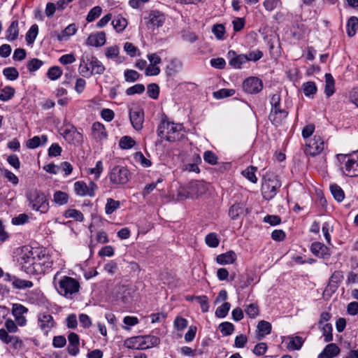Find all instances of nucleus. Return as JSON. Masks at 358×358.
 Returning <instances> with one entry per match:
<instances>
[{
	"label": "nucleus",
	"instance_id": "f257e3e1",
	"mask_svg": "<svg viewBox=\"0 0 358 358\" xmlns=\"http://www.w3.org/2000/svg\"><path fill=\"white\" fill-rule=\"evenodd\" d=\"M105 71V66L94 55L84 52L81 55L78 71L83 77L88 78L93 75H102Z\"/></svg>",
	"mask_w": 358,
	"mask_h": 358
},
{
	"label": "nucleus",
	"instance_id": "f03ea898",
	"mask_svg": "<svg viewBox=\"0 0 358 358\" xmlns=\"http://www.w3.org/2000/svg\"><path fill=\"white\" fill-rule=\"evenodd\" d=\"M336 158L343 175L350 178L358 176V150L348 154H337Z\"/></svg>",
	"mask_w": 358,
	"mask_h": 358
},
{
	"label": "nucleus",
	"instance_id": "7ed1b4c3",
	"mask_svg": "<svg viewBox=\"0 0 358 358\" xmlns=\"http://www.w3.org/2000/svg\"><path fill=\"white\" fill-rule=\"evenodd\" d=\"M183 127L180 124L170 122L166 116L162 117L157 127V135L169 142L179 141L182 137Z\"/></svg>",
	"mask_w": 358,
	"mask_h": 358
},
{
	"label": "nucleus",
	"instance_id": "20e7f679",
	"mask_svg": "<svg viewBox=\"0 0 358 358\" xmlns=\"http://www.w3.org/2000/svg\"><path fill=\"white\" fill-rule=\"evenodd\" d=\"M59 273L57 272L53 278V284L57 292L67 299L72 298V296L79 292L80 283L76 279L64 275L58 278Z\"/></svg>",
	"mask_w": 358,
	"mask_h": 358
},
{
	"label": "nucleus",
	"instance_id": "39448f33",
	"mask_svg": "<svg viewBox=\"0 0 358 358\" xmlns=\"http://www.w3.org/2000/svg\"><path fill=\"white\" fill-rule=\"evenodd\" d=\"M22 269L29 275H41L46 272L49 267L45 266V262H41L40 259L33 257L31 250L22 254L19 259Z\"/></svg>",
	"mask_w": 358,
	"mask_h": 358
},
{
	"label": "nucleus",
	"instance_id": "423d86ee",
	"mask_svg": "<svg viewBox=\"0 0 358 358\" xmlns=\"http://www.w3.org/2000/svg\"><path fill=\"white\" fill-rule=\"evenodd\" d=\"M29 201V206L32 210L46 213L50 208L48 199L43 192L38 189H32L26 194Z\"/></svg>",
	"mask_w": 358,
	"mask_h": 358
},
{
	"label": "nucleus",
	"instance_id": "0eeeda50",
	"mask_svg": "<svg viewBox=\"0 0 358 358\" xmlns=\"http://www.w3.org/2000/svg\"><path fill=\"white\" fill-rule=\"evenodd\" d=\"M131 177V172L126 166L115 165L110 169L108 178L115 186L126 185Z\"/></svg>",
	"mask_w": 358,
	"mask_h": 358
},
{
	"label": "nucleus",
	"instance_id": "6e6552de",
	"mask_svg": "<svg viewBox=\"0 0 358 358\" xmlns=\"http://www.w3.org/2000/svg\"><path fill=\"white\" fill-rule=\"evenodd\" d=\"M60 134L69 144L79 145L83 142V135L70 123H64L59 129Z\"/></svg>",
	"mask_w": 358,
	"mask_h": 358
},
{
	"label": "nucleus",
	"instance_id": "1a4fd4ad",
	"mask_svg": "<svg viewBox=\"0 0 358 358\" xmlns=\"http://www.w3.org/2000/svg\"><path fill=\"white\" fill-rule=\"evenodd\" d=\"M281 187V182L277 176H271L264 178V181L262 185V192L263 197L266 200H271L277 194L278 189Z\"/></svg>",
	"mask_w": 358,
	"mask_h": 358
},
{
	"label": "nucleus",
	"instance_id": "9d476101",
	"mask_svg": "<svg viewBox=\"0 0 358 358\" xmlns=\"http://www.w3.org/2000/svg\"><path fill=\"white\" fill-rule=\"evenodd\" d=\"M327 144L319 135H315L306 143L305 153L312 157L320 155L325 148Z\"/></svg>",
	"mask_w": 358,
	"mask_h": 358
},
{
	"label": "nucleus",
	"instance_id": "9b49d317",
	"mask_svg": "<svg viewBox=\"0 0 358 358\" xmlns=\"http://www.w3.org/2000/svg\"><path fill=\"white\" fill-rule=\"evenodd\" d=\"M73 188L76 194L78 196L93 197L95 195L96 190L98 189V186L93 181H90L87 185L84 181L79 180L73 184Z\"/></svg>",
	"mask_w": 358,
	"mask_h": 358
},
{
	"label": "nucleus",
	"instance_id": "f8f14e48",
	"mask_svg": "<svg viewBox=\"0 0 358 358\" xmlns=\"http://www.w3.org/2000/svg\"><path fill=\"white\" fill-rule=\"evenodd\" d=\"M37 324L45 336H48L56 322L53 317L48 313H40L37 315Z\"/></svg>",
	"mask_w": 358,
	"mask_h": 358
},
{
	"label": "nucleus",
	"instance_id": "ddd939ff",
	"mask_svg": "<svg viewBox=\"0 0 358 358\" xmlns=\"http://www.w3.org/2000/svg\"><path fill=\"white\" fill-rule=\"evenodd\" d=\"M129 120L133 128L136 131H141L143 129L144 122V111L139 106H136L129 109Z\"/></svg>",
	"mask_w": 358,
	"mask_h": 358
},
{
	"label": "nucleus",
	"instance_id": "4468645a",
	"mask_svg": "<svg viewBox=\"0 0 358 358\" xmlns=\"http://www.w3.org/2000/svg\"><path fill=\"white\" fill-rule=\"evenodd\" d=\"M243 90L248 94H257L263 88L262 80L257 77H249L243 83Z\"/></svg>",
	"mask_w": 358,
	"mask_h": 358
},
{
	"label": "nucleus",
	"instance_id": "2eb2a0df",
	"mask_svg": "<svg viewBox=\"0 0 358 358\" xmlns=\"http://www.w3.org/2000/svg\"><path fill=\"white\" fill-rule=\"evenodd\" d=\"M288 115V112L281 106L271 109L268 119L275 127L281 125Z\"/></svg>",
	"mask_w": 358,
	"mask_h": 358
},
{
	"label": "nucleus",
	"instance_id": "dca6fc26",
	"mask_svg": "<svg viewBox=\"0 0 358 358\" xmlns=\"http://www.w3.org/2000/svg\"><path fill=\"white\" fill-rule=\"evenodd\" d=\"M310 251L315 257L323 259H328L331 257L330 249L320 242L313 243Z\"/></svg>",
	"mask_w": 358,
	"mask_h": 358
},
{
	"label": "nucleus",
	"instance_id": "f3484780",
	"mask_svg": "<svg viewBox=\"0 0 358 358\" xmlns=\"http://www.w3.org/2000/svg\"><path fill=\"white\" fill-rule=\"evenodd\" d=\"M229 64L236 69L242 68V65L247 62L245 54L237 55L234 50L228 52Z\"/></svg>",
	"mask_w": 358,
	"mask_h": 358
},
{
	"label": "nucleus",
	"instance_id": "a211bd4d",
	"mask_svg": "<svg viewBox=\"0 0 358 358\" xmlns=\"http://www.w3.org/2000/svg\"><path fill=\"white\" fill-rule=\"evenodd\" d=\"M91 131L92 138L96 141H101L108 138L106 127L100 122H94L92 125Z\"/></svg>",
	"mask_w": 358,
	"mask_h": 358
},
{
	"label": "nucleus",
	"instance_id": "6ab92c4d",
	"mask_svg": "<svg viewBox=\"0 0 358 358\" xmlns=\"http://www.w3.org/2000/svg\"><path fill=\"white\" fill-rule=\"evenodd\" d=\"M106 34L103 31L90 34L86 41V44L90 46L101 47L106 43Z\"/></svg>",
	"mask_w": 358,
	"mask_h": 358
},
{
	"label": "nucleus",
	"instance_id": "aec40b11",
	"mask_svg": "<svg viewBox=\"0 0 358 358\" xmlns=\"http://www.w3.org/2000/svg\"><path fill=\"white\" fill-rule=\"evenodd\" d=\"M165 21V17L163 13L158 10L152 11L149 14L148 23L152 27H162Z\"/></svg>",
	"mask_w": 358,
	"mask_h": 358
},
{
	"label": "nucleus",
	"instance_id": "412c9836",
	"mask_svg": "<svg viewBox=\"0 0 358 358\" xmlns=\"http://www.w3.org/2000/svg\"><path fill=\"white\" fill-rule=\"evenodd\" d=\"M236 255L232 251H228L225 253L220 254L217 256L216 262L220 265L231 264L236 260Z\"/></svg>",
	"mask_w": 358,
	"mask_h": 358
},
{
	"label": "nucleus",
	"instance_id": "4be33fe9",
	"mask_svg": "<svg viewBox=\"0 0 358 358\" xmlns=\"http://www.w3.org/2000/svg\"><path fill=\"white\" fill-rule=\"evenodd\" d=\"M160 343V338L152 335L142 336V350H147Z\"/></svg>",
	"mask_w": 358,
	"mask_h": 358
},
{
	"label": "nucleus",
	"instance_id": "5701e85b",
	"mask_svg": "<svg viewBox=\"0 0 358 358\" xmlns=\"http://www.w3.org/2000/svg\"><path fill=\"white\" fill-rule=\"evenodd\" d=\"M120 48L115 45L110 47H107L105 49V56L107 59L115 60L117 64H120L123 62V59L119 56Z\"/></svg>",
	"mask_w": 358,
	"mask_h": 358
},
{
	"label": "nucleus",
	"instance_id": "b1692460",
	"mask_svg": "<svg viewBox=\"0 0 358 358\" xmlns=\"http://www.w3.org/2000/svg\"><path fill=\"white\" fill-rule=\"evenodd\" d=\"M48 141L46 135H42L41 137L35 136L27 141V147L29 149H35L45 144Z\"/></svg>",
	"mask_w": 358,
	"mask_h": 358
},
{
	"label": "nucleus",
	"instance_id": "393cba45",
	"mask_svg": "<svg viewBox=\"0 0 358 358\" xmlns=\"http://www.w3.org/2000/svg\"><path fill=\"white\" fill-rule=\"evenodd\" d=\"M18 35V21L13 20L6 30V39L9 41H13L17 38Z\"/></svg>",
	"mask_w": 358,
	"mask_h": 358
},
{
	"label": "nucleus",
	"instance_id": "a878e982",
	"mask_svg": "<svg viewBox=\"0 0 358 358\" xmlns=\"http://www.w3.org/2000/svg\"><path fill=\"white\" fill-rule=\"evenodd\" d=\"M358 30V17H350L346 24V32L349 37L354 36Z\"/></svg>",
	"mask_w": 358,
	"mask_h": 358
},
{
	"label": "nucleus",
	"instance_id": "bb28decb",
	"mask_svg": "<svg viewBox=\"0 0 358 358\" xmlns=\"http://www.w3.org/2000/svg\"><path fill=\"white\" fill-rule=\"evenodd\" d=\"M335 92V80L331 73L325 74L324 93L327 97H330Z\"/></svg>",
	"mask_w": 358,
	"mask_h": 358
},
{
	"label": "nucleus",
	"instance_id": "cd10ccee",
	"mask_svg": "<svg viewBox=\"0 0 358 358\" xmlns=\"http://www.w3.org/2000/svg\"><path fill=\"white\" fill-rule=\"evenodd\" d=\"M124 346L129 349L142 350V336H134L124 341Z\"/></svg>",
	"mask_w": 358,
	"mask_h": 358
},
{
	"label": "nucleus",
	"instance_id": "c85d7f7f",
	"mask_svg": "<svg viewBox=\"0 0 358 358\" xmlns=\"http://www.w3.org/2000/svg\"><path fill=\"white\" fill-rule=\"evenodd\" d=\"M77 31L75 24L68 25L60 34L57 35V40L62 41L66 40L69 36L74 35Z\"/></svg>",
	"mask_w": 358,
	"mask_h": 358
},
{
	"label": "nucleus",
	"instance_id": "c756f323",
	"mask_svg": "<svg viewBox=\"0 0 358 358\" xmlns=\"http://www.w3.org/2000/svg\"><path fill=\"white\" fill-rule=\"evenodd\" d=\"M182 62L176 59H172L167 65L166 73L169 76H173L182 69Z\"/></svg>",
	"mask_w": 358,
	"mask_h": 358
},
{
	"label": "nucleus",
	"instance_id": "7c9ffc66",
	"mask_svg": "<svg viewBox=\"0 0 358 358\" xmlns=\"http://www.w3.org/2000/svg\"><path fill=\"white\" fill-rule=\"evenodd\" d=\"M111 23L117 32H122L127 25V20L122 15H118L113 18Z\"/></svg>",
	"mask_w": 358,
	"mask_h": 358
},
{
	"label": "nucleus",
	"instance_id": "2f4dec72",
	"mask_svg": "<svg viewBox=\"0 0 358 358\" xmlns=\"http://www.w3.org/2000/svg\"><path fill=\"white\" fill-rule=\"evenodd\" d=\"M289 341L287 343V348L289 350H299L301 348L304 339L299 336H292L289 338Z\"/></svg>",
	"mask_w": 358,
	"mask_h": 358
},
{
	"label": "nucleus",
	"instance_id": "473e14b6",
	"mask_svg": "<svg viewBox=\"0 0 358 358\" xmlns=\"http://www.w3.org/2000/svg\"><path fill=\"white\" fill-rule=\"evenodd\" d=\"M64 217L66 218H72L77 222H83L84 220V215L83 213L77 209L69 208L63 213Z\"/></svg>",
	"mask_w": 358,
	"mask_h": 358
},
{
	"label": "nucleus",
	"instance_id": "72a5a7b5",
	"mask_svg": "<svg viewBox=\"0 0 358 358\" xmlns=\"http://www.w3.org/2000/svg\"><path fill=\"white\" fill-rule=\"evenodd\" d=\"M243 213V204L236 203L233 204L229 209V216L233 220L238 219L239 216Z\"/></svg>",
	"mask_w": 358,
	"mask_h": 358
},
{
	"label": "nucleus",
	"instance_id": "f704fd0d",
	"mask_svg": "<svg viewBox=\"0 0 358 358\" xmlns=\"http://www.w3.org/2000/svg\"><path fill=\"white\" fill-rule=\"evenodd\" d=\"M15 94V90L14 87L7 85L1 90L0 93V101H8L10 100Z\"/></svg>",
	"mask_w": 358,
	"mask_h": 358
},
{
	"label": "nucleus",
	"instance_id": "c9c22d12",
	"mask_svg": "<svg viewBox=\"0 0 358 358\" xmlns=\"http://www.w3.org/2000/svg\"><path fill=\"white\" fill-rule=\"evenodd\" d=\"M69 196L67 193L58 190L53 194V201L58 206H63L68 203Z\"/></svg>",
	"mask_w": 358,
	"mask_h": 358
},
{
	"label": "nucleus",
	"instance_id": "e433bc0d",
	"mask_svg": "<svg viewBox=\"0 0 358 358\" xmlns=\"http://www.w3.org/2000/svg\"><path fill=\"white\" fill-rule=\"evenodd\" d=\"M120 207V202L112 198H108L105 206V212L107 215L113 213Z\"/></svg>",
	"mask_w": 358,
	"mask_h": 358
},
{
	"label": "nucleus",
	"instance_id": "4c0bfd02",
	"mask_svg": "<svg viewBox=\"0 0 358 358\" xmlns=\"http://www.w3.org/2000/svg\"><path fill=\"white\" fill-rule=\"evenodd\" d=\"M257 170V167L250 166L242 171V175L251 182L256 183L257 182V178L255 175Z\"/></svg>",
	"mask_w": 358,
	"mask_h": 358
},
{
	"label": "nucleus",
	"instance_id": "58836bf2",
	"mask_svg": "<svg viewBox=\"0 0 358 358\" xmlns=\"http://www.w3.org/2000/svg\"><path fill=\"white\" fill-rule=\"evenodd\" d=\"M330 190H331V192L334 198L338 202H341L343 201V199L345 198V194H344L343 190L339 185H338L336 184L331 185Z\"/></svg>",
	"mask_w": 358,
	"mask_h": 358
},
{
	"label": "nucleus",
	"instance_id": "ea45409f",
	"mask_svg": "<svg viewBox=\"0 0 358 358\" xmlns=\"http://www.w3.org/2000/svg\"><path fill=\"white\" fill-rule=\"evenodd\" d=\"M38 34V27L37 24H33L25 35V39L28 45L34 43Z\"/></svg>",
	"mask_w": 358,
	"mask_h": 358
},
{
	"label": "nucleus",
	"instance_id": "a19ab883",
	"mask_svg": "<svg viewBox=\"0 0 358 358\" xmlns=\"http://www.w3.org/2000/svg\"><path fill=\"white\" fill-rule=\"evenodd\" d=\"M343 278V276L341 271H334L329 278V286L330 287L336 289L338 287V284L341 282Z\"/></svg>",
	"mask_w": 358,
	"mask_h": 358
},
{
	"label": "nucleus",
	"instance_id": "79ce46f5",
	"mask_svg": "<svg viewBox=\"0 0 358 358\" xmlns=\"http://www.w3.org/2000/svg\"><path fill=\"white\" fill-rule=\"evenodd\" d=\"M234 329V325L229 322H223L219 325V329L224 336L231 335Z\"/></svg>",
	"mask_w": 358,
	"mask_h": 358
},
{
	"label": "nucleus",
	"instance_id": "37998d69",
	"mask_svg": "<svg viewBox=\"0 0 358 358\" xmlns=\"http://www.w3.org/2000/svg\"><path fill=\"white\" fill-rule=\"evenodd\" d=\"M3 75L7 80L13 81L18 78L19 72L15 67H6L3 70Z\"/></svg>",
	"mask_w": 358,
	"mask_h": 358
},
{
	"label": "nucleus",
	"instance_id": "c03bdc74",
	"mask_svg": "<svg viewBox=\"0 0 358 358\" xmlns=\"http://www.w3.org/2000/svg\"><path fill=\"white\" fill-rule=\"evenodd\" d=\"M303 91L306 96H313L317 92V87L314 82L308 81L303 84Z\"/></svg>",
	"mask_w": 358,
	"mask_h": 358
},
{
	"label": "nucleus",
	"instance_id": "a18cd8bd",
	"mask_svg": "<svg viewBox=\"0 0 358 358\" xmlns=\"http://www.w3.org/2000/svg\"><path fill=\"white\" fill-rule=\"evenodd\" d=\"M257 329H258L259 335L262 336H264L271 333V324L268 322L262 320L258 323Z\"/></svg>",
	"mask_w": 358,
	"mask_h": 358
},
{
	"label": "nucleus",
	"instance_id": "49530a36",
	"mask_svg": "<svg viewBox=\"0 0 358 358\" xmlns=\"http://www.w3.org/2000/svg\"><path fill=\"white\" fill-rule=\"evenodd\" d=\"M282 3L281 0H264L263 6L266 10L271 12L278 7H282Z\"/></svg>",
	"mask_w": 358,
	"mask_h": 358
},
{
	"label": "nucleus",
	"instance_id": "de8ad7c7",
	"mask_svg": "<svg viewBox=\"0 0 358 358\" xmlns=\"http://www.w3.org/2000/svg\"><path fill=\"white\" fill-rule=\"evenodd\" d=\"M136 144L135 141L129 136H124L120 138L119 142L120 147L122 149L127 150L133 148Z\"/></svg>",
	"mask_w": 358,
	"mask_h": 358
},
{
	"label": "nucleus",
	"instance_id": "09e8293b",
	"mask_svg": "<svg viewBox=\"0 0 358 358\" xmlns=\"http://www.w3.org/2000/svg\"><path fill=\"white\" fill-rule=\"evenodd\" d=\"M205 242L210 248H217L219 245L220 240L217 234L212 232L206 235Z\"/></svg>",
	"mask_w": 358,
	"mask_h": 358
},
{
	"label": "nucleus",
	"instance_id": "8fccbe9b",
	"mask_svg": "<svg viewBox=\"0 0 358 358\" xmlns=\"http://www.w3.org/2000/svg\"><path fill=\"white\" fill-rule=\"evenodd\" d=\"M102 12V9L100 6H96L93 7L88 13L86 17V21L87 22H92L98 18Z\"/></svg>",
	"mask_w": 358,
	"mask_h": 358
},
{
	"label": "nucleus",
	"instance_id": "3c124183",
	"mask_svg": "<svg viewBox=\"0 0 358 358\" xmlns=\"http://www.w3.org/2000/svg\"><path fill=\"white\" fill-rule=\"evenodd\" d=\"M148 96L152 99H157L159 94V87L156 83H150L147 86Z\"/></svg>",
	"mask_w": 358,
	"mask_h": 358
},
{
	"label": "nucleus",
	"instance_id": "603ef678",
	"mask_svg": "<svg viewBox=\"0 0 358 358\" xmlns=\"http://www.w3.org/2000/svg\"><path fill=\"white\" fill-rule=\"evenodd\" d=\"M230 307L231 305L229 302H224L220 306L217 308L215 310V316L219 318L225 317L230 310Z\"/></svg>",
	"mask_w": 358,
	"mask_h": 358
},
{
	"label": "nucleus",
	"instance_id": "864d4df0",
	"mask_svg": "<svg viewBox=\"0 0 358 358\" xmlns=\"http://www.w3.org/2000/svg\"><path fill=\"white\" fill-rule=\"evenodd\" d=\"M322 331L324 342L329 343L333 340V327L331 324H325L322 328Z\"/></svg>",
	"mask_w": 358,
	"mask_h": 358
},
{
	"label": "nucleus",
	"instance_id": "5fc2aeb1",
	"mask_svg": "<svg viewBox=\"0 0 358 358\" xmlns=\"http://www.w3.org/2000/svg\"><path fill=\"white\" fill-rule=\"evenodd\" d=\"M246 315L250 318H255L259 314V306L256 303H250L245 308Z\"/></svg>",
	"mask_w": 358,
	"mask_h": 358
},
{
	"label": "nucleus",
	"instance_id": "6e6d98bb",
	"mask_svg": "<svg viewBox=\"0 0 358 358\" xmlns=\"http://www.w3.org/2000/svg\"><path fill=\"white\" fill-rule=\"evenodd\" d=\"M322 352L329 355L331 358H333L339 355L341 350L336 344L329 343L326 345Z\"/></svg>",
	"mask_w": 358,
	"mask_h": 358
},
{
	"label": "nucleus",
	"instance_id": "4d7b16f0",
	"mask_svg": "<svg viewBox=\"0 0 358 358\" xmlns=\"http://www.w3.org/2000/svg\"><path fill=\"white\" fill-rule=\"evenodd\" d=\"M235 90L234 89H221L217 92H215L213 93L214 97L215 99H224L229 96H232L235 94Z\"/></svg>",
	"mask_w": 358,
	"mask_h": 358
},
{
	"label": "nucleus",
	"instance_id": "13d9d810",
	"mask_svg": "<svg viewBox=\"0 0 358 358\" xmlns=\"http://www.w3.org/2000/svg\"><path fill=\"white\" fill-rule=\"evenodd\" d=\"M14 278L15 279L13 281V285L15 288L25 289L31 288L33 287V282L30 280H22L16 278Z\"/></svg>",
	"mask_w": 358,
	"mask_h": 358
},
{
	"label": "nucleus",
	"instance_id": "bf43d9fd",
	"mask_svg": "<svg viewBox=\"0 0 358 358\" xmlns=\"http://www.w3.org/2000/svg\"><path fill=\"white\" fill-rule=\"evenodd\" d=\"M43 64V62L37 58H33L27 62V67L29 72H34L39 69Z\"/></svg>",
	"mask_w": 358,
	"mask_h": 358
},
{
	"label": "nucleus",
	"instance_id": "052dcab7",
	"mask_svg": "<svg viewBox=\"0 0 358 358\" xmlns=\"http://www.w3.org/2000/svg\"><path fill=\"white\" fill-rule=\"evenodd\" d=\"M145 91V86L143 84H136L126 90V94L132 96L134 94H141Z\"/></svg>",
	"mask_w": 358,
	"mask_h": 358
},
{
	"label": "nucleus",
	"instance_id": "680f3d73",
	"mask_svg": "<svg viewBox=\"0 0 358 358\" xmlns=\"http://www.w3.org/2000/svg\"><path fill=\"white\" fill-rule=\"evenodd\" d=\"M124 79L127 82L134 83L140 78V74L135 70L127 69L124 72Z\"/></svg>",
	"mask_w": 358,
	"mask_h": 358
},
{
	"label": "nucleus",
	"instance_id": "e2e57ef3",
	"mask_svg": "<svg viewBox=\"0 0 358 358\" xmlns=\"http://www.w3.org/2000/svg\"><path fill=\"white\" fill-rule=\"evenodd\" d=\"M62 74V71L59 66H52L50 67L48 72H47V76L49 79L52 80H55L60 78V76Z\"/></svg>",
	"mask_w": 358,
	"mask_h": 358
},
{
	"label": "nucleus",
	"instance_id": "0e129e2a",
	"mask_svg": "<svg viewBox=\"0 0 358 358\" xmlns=\"http://www.w3.org/2000/svg\"><path fill=\"white\" fill-rule=\"evenodd\" d=\"M212 31L218 40H223L225 34V27L222 24H214Z\"/></svg>",
	"mask_w": 358,
	"mask_h": 358
},
{
	"label": "nucleus",
	"instance_id": "69168bd1",
	"mask_svg": "<svg viewBox=\"0 0 358 358\" xmlns=\"http://www.w3.org/2000/svg\"><path fill=\"white\" fill-rule=\"evenodd\" d=\"M103 171V163L101 161H98L96 163V166L94 168L90 169L88 171V173L94 175V178L95 180L99 178L101 173Z\"/></svg>",
	"mask_w": 358,
	"mask_h": 358
},
{
	"label": "nucleus",
	"instance_id": "338daca9",
	"mask_svg": "<svg viewBox=\"0 0 358 358\" xmlns=\"http://www.w3.org/2000/svg\"><path fill=\"white\" fill-rule=\"evenodd\" d=\"M124 50L130 56L136 57L140 55L139 50L131 43L126 42L124 44Z\"/></svg>",
	"mask_w": 358,
	"mask_h": 358
},
{
	"label": "nucleus",
	"instance_id": "774afa93",
	"mask_svg": "<svg viewBox=\"0 0 358 358\" xmlns=\"http://www.w3.org/2000/svg\"><path fill=\"white\" fill-rule=\"evenodd\" d=\"M203 159L210 165H215L217 163L218 158L213 152L207 150L203 153Z\"/></svg>",
	"mask_w": 358,
	"mask_h": 358
}]
</instances>
